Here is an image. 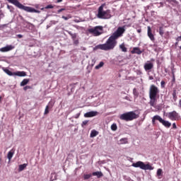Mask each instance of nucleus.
I'll return each instance as SVG.
<instances>
[{"mask_svg":"<svg viewBox=\"0 0 181 181\" xmlns=\"http://www.w3.org/2000/svg\"><path fill=\"white\" fill-rule=\"evenodd\" d=\"M125 33V26L118 27L117 30L107 40L105 44H100L96 46L100 50H114L117 46V40L122 37Z\"/></svg>","mask_w":181,"mask_h":181,"instance_id":"nucleus-1","label":"nucleus"},{"mask_svg":"<svg viewBox=\"0 0 181 181\" xmlns=\"http://www.w3.org/2000/svg\"><path fill=\"white\" fill-rule=\"evenodd\" d=\"M149 104L151 107H155L159 98V88L155 85H151L149 89Z\"/></svg>","mask_w":181,"mask_h":181,"instance_id":"nucleus-2","label":"nucleus"},{"mask_svg":"<svg viewBox=\"0 0 181 181\" xmlns=\"http://www.w3.org/2000/svg\"><path fill=\"white\" fill-rule=\"evenodd\" d=\"M9 4H12L15 5L19 9H23V11H25V12H30L31 13H40V11L38 10L35 9L34 8L23 6V4H21L18 0H7Z\"/></svg>","mask_w":181,"mask_h":181,"instance_id":"nucleus-3","label":"nucleus"},{"mask_svg":"<svg viewBox=\"0 0 181 181\" xmlns=\"http://www.w3.org/2000/svg\"><path fill=\"white\" fill-rule=\"evenodd\" d=\"M111 10L104 11V4H102L98 10L97 18L99 19H111Z\"/></svg>","mask_w":181,"mask_h":181,"instance_id":"nucleus-4","label":"nucleus"},{"mask_svg":"<svg viewBox=\"0 0 181 181\" xmlns=\"http://www.w3.org/2000/svg\"><path fill=\"white\" fill-rule=\"evenodd\" d=\"M136 118H139V115H136L134 111L127 112L119 115V119L126 121V122L134 121V119H136Z\"/></svg>","mask_w":181,"mask_h":181,"instance_id":"nucleus-5","label":"nucleus"},{"mask_svg":"<svg viewBox=\"0 0 181 181\" xmlns=\"http://www.w3.org/2000/svg\"><path fill=\"white\" fill-rule=\"evenodd\" d=\"M103 30H104V28L101 25H97L88 29V33L95 37L103 35Z\"/></svg>","mask_w":181,"mask_h":181,"instance_id":"nucleus-6","label":"nucleus"},{"mask_svg":"<svg viewBox=\"0 0 181 181\" xmlns=\"http://www.w3.org/2000/svg\"><path fill=\"white\" fill-rule=\"evenodd\" d=\"M134 168H140L143 170H152L153 168L151 167L149 164H144L142 161H138L132 164Z\"/></svg>","mask_w":181,"mask_h":181,"instance_id":"nucleus-7","label":"nucleus"},{"mask_svg":"<svg viewBox=\"0 0 181 181\" xmlns=\"http://www.w3.org/2000/svg\"><path fill=\"white\" fill-rule=\"evenodd\" d=\"M168 118L170 119L171 121H178L179 118H180V116H179V113H177L176 111L170 112L167 114Z\"/></svg>","mask_w":181,"mask_h":181,"instance_id":"nucleus-8","label":"nucleus"},{"mask_svg":"<svg viewBox=\"0 0 181 181\" xmlns=\"http://www.w3.org/2000/svg\"><path fill=\"white\" fill-rule=\"evenodd\" d=\"M66 32H67L69 36H71L74 45H75V46L78 45V43H80V42L78 41V35H77V33H71V31L67 30H66Z\"/></svg>","mask_w":181,"mask_h":181,"instance_id":"nucleus-9","label":"nucleus"},{"mask_svg":"<svg viewBox=\"0 0 181 181\" xmlns=\"http://www.w3.org/2000/svg\"><path fill=\"white\" fill-rule=\"evenodd\" d=\"M98 115V112L97 111H90L84 114L85 118H91L93 117H97Z\"/></svg>","mask_w":181,"mask_h":181,"instance_id":"nucleus-10","label":"nucleus"},{"mask_svg":"<svg viewBox=\"0 0 181 181\" xmlns=\"http://www.w3.org/2000/svg\"><path fill=\"white\" fill-rule=\"evenodd\" d=\"M147 35L151 42H155V35L152 33V29L151 26L147 27Z\"/></svg>","mask_w":181,"mask_h":181,"instance_id":"nucleus-11","label":"nucleus"},{"mask_svg":"<svg viewBox=\"0 0 181 181\" xmlns=\"http://www.w3.org/2000/svg\"><path fill=\"white\" fill-rule=\"evenodd\" d=\"M13 49H15L14 46L7 45L6 47H1L0 49V52H2L3 53H5L6 52H11V50H13Z\"/></svg>","mask_w":181,"mask_h":181,"instance_id":"nucleus-12","label":"nucleus"},{"mask_svg":"<svg viewBox=\"0 0 181 181\" xmlns=\"http://www.w3.org/2000/svg\"><path fill=\"white\" fill-rule=\"evenodd\" d=\"M160 123L162 124V125H163V127L165 128H170V127H172V123H170L169 121L164 120L162 119V117L160 119Z\"/></svg>","mask_w":181,"mask_h":181,"instance_id":"nucleus-13","label":"nucleus"},{"mask_svg":"<svg viewBox=\"0 0 181 181\" xmlns=\"http://www.w3.org/2000/svg\"><path fill=\"white\" fill-rule=\"evenodd\" d=\"M144 70L146 71H149L153 69V64L152 62H147L144 64Z\"/></svg>","mask_w":181,"mask_h":181,"instance_id":"nucleus-14","label":"nucleus"},{"mask_svg":"<svg viewBox=\"0 0 181 181\" xmlns=\"http://www.w3.org/2000/svg\"><path fill=\"white\" fill-rule=\"evenodd\" d=\"M132 54H142V51L139 47H134L133 49L131 51Z\"/></svg>","mask_w":181,"mask_h":181,"instance_id":"nucleus-15","label":"nucleus"},{"mask_svg":"<svg viewBox=\"0 0 181 181\" xmlns=\"http://www.w3.org/2000/svg\"><path fill=\"white\" fill-rule=\"evenodd\" d=\"M13 155H15V149L12 148L7 154L8 160H11L12 158H13Z\"/></svg>","mask_w":181,"mask_h":181,"instance_id":"nucleus-16","label":"nucleus"},{"mask_svg":"<svg viewBox=\"0 0 181 181\" xmlns=\"http://www.w3.org/2000/svg\"><path fill=\"white\" fill-rule=\"evenodd\" d=\"M14 76H18V77H25L26 76V72L25 71L14 72Z\"/></svg>","mask_w":181,"mask_h":181,"instance_id":"nucleus-17","label":"nucleus"},{"mask_svg":"<svg viewBox=\"0 0 181 181\" xmlns=\"http://www.w3.org/2000/svg\"><path fill=\"white\" fill-rule=\"evenodd\" d=\"M93 176H97L100 179V177H103L104 176V174L101 171H97V172H93L92 173Z\"/></svg>","mask_w":181,"mask_h":181,"instance_id":"nucleus-18","label":"nucleus"},{"mask_svg":"<svg viewBox=\"0 0 181 181\" xmlns=\"http://www.w3.org/2000/svg\"><path fill=\"white\" fill-rule=\"evenodd\" d=\"M156 121H159V122H160V116L159 115H155L153 118H152V124L153 125H155V122Z\"/></svg>","mask_w":181,"mask_h":181,"instance_id":"nucleus-19","label":"nucleus"},{"mask_svg":"<svg viewBox=\"0 0 181 181\" xmlns=\"http://www.w3.org/2000/svg\"><path fill=\"white\" fill-rule=\"evenodd\" d=\"M119 145H124L125 144H128V139L127 138H122L119 140Z\"/></svg>","mask_w":181,"mask_h":181,"instance_id":"nucleus-20","label":"nucleus"},{"mask_svg":"<svg viewBox=\"0 0 181 181\" xmlns=\"http://www.w3.org/2000/svg\"><path fill=\"white\" fill-rule=\"evenodd\" d=\"M4 73H6V74H8V76H15V73L11 71L9 69H4Z\"/></svg>","mask_w":181,"mask_h":181,"instance_id":"nucleus-21","label":"nucleus"},{"mask_svg":"<svg viewBox=\"0 0 181 181\" xmlns=\"http://www.w3.org/2000/svg\"><path fill=\"white\" fill-rule=\"evenodd\" d=\"M98 135V132L96 130H92L90 132V138H94Z\"/></svg>","mask_w":181,"mask_h":181,"instance_id":"nucleus-22","label":"nucleus"},{"mask_svg":"<svg viewBox=\"0 0 181 181\" xmlns=\"http://www.w3.org/2000/svg\"><path fill=\"white\" fill-rule=\"evenodd\" d=\"M28 166V164L24 163L19 165L18 169L20 172H22V170H24L25 168Z\"/></svg>","mask_w":181,"mask_h":181,"instance_id":"nucleus-23","label":"nucleus"},{"mask_svg":"<svg viewBox=\"0 0 181 181\" xmlns=\"http://www.w3.org/2000/svg\"><path fill=\"white\" fill-rule=\"evenodd\" d=\"M119 49H121L122 52H124V53L127 52V49L125 47L124 44H122L119 45Z\"/></svg>","mask_w":181,"mask_h":181,"instance_id":"nucleus-24","label":"nucleus"},{"mask_svg":"<svg viewBox=\"0 0 181 181\" xmlns=\"http://www.w3.org/2000/svg\"><path fill=\"white\" fill-rule=\"evenodd\" d=\"M28 83H29V79H28V78L23 79V81L21 83V87L26 86V84H28Z\"/></svg>","mask_w":181,"mask_h":181,"instance_id":"nucleus-25","label":"nucleus"},{"mask_svg":"<svg viewBox=\"0 0 181 181\" xmlns=\"http://www.w3.org/2000/svg\"><path fill=\"white\" fill-rule=\"evenodd\" d=\"M54 106V102H53V100L49 101L48 105H47V107H48V108L49 109L53 108Z\"/></svg>","mask_w":181,"mask_h":181,"instance_id":"nucleus-26","label":"nucleus"},{"mask_svg":"<svg viewBox=\"0 0 181 181\" xmlns=\"http://www.w3.org/2000/svg\"><path fill=\"white\" fill-rule=\"evenodd\" d=\"M103 66H104V62H100L98 65L95 66V69L96 70H98V69H101V67H103Z\"/></svg>","mask_w":181,"mask_h":181,"instance_id":"nucleus-27","label":"nucleus"},{"mask_svg":"<svg viewBox=\"0 0 181 181\" xmlns=\"http://www.w3.org/2000/svg\"><path fill=\"white\" fill-rule=\"evenodd\" d=\"M91 176H93L91 174H84L83 179H84V180H88V179H90V177H91Z\"/></svg>","mask_w":181,"mask_h":181,"instance_id":"nucleus-28","label":"nucleus"},{"mask_svg":"<svg viewBox=\"0 0 181 181\" xmlns=\"http://www.w3.org/2000/svg\"><path fill=\"white\" fill-rule=\"evenodd\" d=\"M159 35H160L161 36H163V35H165V30H163V27L159 28Z\"/></svg>","mask_w":181,"mask_h":181,"instance_id":"nucleus-29","label":"nucleus"},{"mask_svg":"<svg viewBox=\"0 0 181 181\" xmlns=\"http://www.w3.org/2000/svg\"><path fill=\"white\" fill-rule=\"evenodd\" d=\"M110 128H111L112 131H117L118 127H117V124L114 123L111 125Z\"/></svg>","mask_w":181,"mask_h":181,"instance_id":"nucleus-30","label":"nucleus"},{"mask_svg":"<svg viewBox=\"0 0 181 181\" xmlns=\"http://www.w3.org/2000/svg\"><path fill=\"white\" fill-rule=\"evenodd\" d=\"M62 19H64V21H69V19H71V15L69 14L67 16H62Z\"/></svg>","mask_w":181,"mask_h":181,"instance_id":"nucleus-31","label":"nucleus"},{"mask_svg":"<svg viewBox=\"0 0 181 181\" xmlns=\"http://www.w3.org/2000/svg\"><path fill=\"white\" fill-rule=\"evenodd\" d=\"M49 110H50L49 106H46L44 112V115H47V114H49Z\"/></svg>","mask_w":181,"mask_h":181,"instance_id":"nucleus-32","label":"nucleus"},{"mask_svg":"<svg viewBox=\"0 0 181 181\" xmlns=\"http://www.w3.org/2000/svg\"><path fill=\"white\" fill-rule=\"evenodd\" d=\"M162 173H163V171H162V169H158V170H157V176H162Z\"/></svg>","mask_w":181,"mask_h":181,"instance_id":"nucleus-33","label":"nucleus"},{"mask_svg":"<svg viewBox=\"0 0 181 181\" xmlns=\"http://www.w3.org/2000/svg\"><path fill=\"white\" fill-rule=\"evenodd\" d=\"M54 6L52 4L47 5L45 7V9H53Z\"/></svg>","mask_w":181,"mask_h":181,"instance_id":"nucleus-34","label":"nucleus"},{"mask_svg":"<svg viewBox=\"0 0 181 181\" xmlns=\"http://www.w3.org/2000/svg\"><path fill=\"white\" fill-rule=\"evenodd\" d=\"M133 94L136 95V97H138V91L136 90V88L133 89Z\"/></svg>","mask_w":181,"mask_h":181,"instance_id":"nucleus-35","label":"nucleus"},{"mask_svg":"<svg viewBox=\"0 0 181 181\" xmlns=\"http://www.w3.org/2000/svg\"><path fill=\"white\" fill-rule=\"evenodd\" d=\"M32 88V86H26L23 88L24 91H26V90H30Z\"/></svg>","mask_w":181,"mask_h":181,"instance_id":"nucleus-36","label":"nucleus"},{"mask_svg":"<svg viewBox=\"0 0 181 181\" xmlns=\"http://www.w3.org/2000/svg\"><path fill=\"white\" fill-rule=\"evenodd\" d=\"M88 124V120H85V121H83V122H82L81 126H82V127H84V126L87 125Z\"/></svg>","mask_w":181,"mask_h":181,"instance_id":"nucleus-37","label":"nucleus"},{"mask_svg":"<svg viewBox=\"0 0 181 181\" xmlns=\"http://www.w3.org/2000/svg\"><path fill=\"white\" fill-rule=\"evenodd\" d=\"M160 84H161V88H165V81H162L160 82Z\"/></svg>","mask_w":181,"mask_h":181,"instance_id":"nucleus-38","label":"nucleus"},{"mask_svg":"<svg viewBox=\"0 0 181 181\" xmlns=\"http://www.w3.org/2000/svg\"><path fill=\"white\" fill-rule=\"evenodd\" d=\"M63 11H66V8H61L57 11V13H60L61 12H63Z\"/></svg>","mask_w":181,"mask_h":181,"instance_id":"nucleus-39","label":"nucleus"},{"mask_svg":"<svg viewBox=\"0 0 181 181\" xmlns=\"http://www.w3.org/2000/svg\"><path fill=\"white\" fill-rule=\"evenodd\" d=\"M173 129H177V127L176 126V123L173 124Z\"/></svg>","mask_w":181,"mask_h":181,"instance_id":"nucleus-40","label":"nucleus"},{"mask_svg":"<svg viewBox=\"0 0 181 181\" xmlns=\"http://www.w3.org/2000/svg\"><path fill=\"white\" fill-rule=\"evenodd\" d=\"M162 6H163V2H160V6L158 8H162Z\"/></svg>","mask_w":181,"mask_h":181,"instance_id":"nucleus-41","label":"nucleus"},{"mask_svg":"<svg viewBox=\"0 0 181 181\" xmlns=\"http://www.w3.org/2000/svg\"><path fill=\"white\" fill-rule=\"evenodd\" d=\"M17 36L19 37V39H22V37H23V35L21 34L17 35Z\"/></svg>","mask_w":181,"mask_h":181,"instance_id":"nucleus-42","label":"nucleus"},{"mask_svg":"<svg viewBox=\"0 0 181 181\" xmlns=\"http://www.w3.org/2000/svg\"><path fill=\"white\" fill-rule=\"evenodd\" d=\"M173 96L175 98V97H176V90H174L173 93Z\"/></svg>","mask_w":181,"mask_h":181,"instance_id":"nucleus-43","label":"nucleus"},{"mask_svg":"<svg viewBox=\"0 0 181 181\" xmlns=\"http://www.w3.org/2000/svg\"><path fill=\"white\" fill-rule=\"evenodd\" d=\"M80 117V113H78L76 115V116L74 117V118L77 119Z\"/></svg>","mask_w":181,"mask_h":181,"instance_id":"nucleus-44","label":"nucleus"},{"mask_svg":"<svg viewBox=\"0 0 181 181\" xmlns=\"http://www.w3.org/2000/svg\"><path fill=\"white\" fill-rule=\"evenodd\" d=\"M170 2H173L174 4H177V1H176V0H171Z\"/></svg>","mask_w":181,"mask_h":181,"instance_id":"nucleus-45","label":"nucleus"},{"mask_svg":"<svg viewBox=\"0 0 181 181\" xmlns=\"http://www.w3.org/2000/svg\"><path fill=\"white\" fill-rule=\"evenodd\" d=\"M141 32H142V29L140 28V29H138V30H137V33H141Z\"/></svg>","mask_w":181,"mask_h":181,"instance_id":"nucleus-46","label":"nucleus"},{"mask_svg":"<svg viewBox=\"0 0 181 181\" xmlns=\"http://www.w3.org/2000/svg\"><path fill=\"white\" fill-rule=\"evenodd\" d=\"M57 4H59L60 2H63V0H57Z\"/></svg>","mask_w":181,"mask_h":181,"instance_id":"nucleus-47","label":"nucleus"},{"mask_svg":"<svg viewBox=\"0 0 181 181\" xmlns=\"http://www.w3.org/2000/svg\"><path fill=\"white\" fill-rule=\"evenodd\" d=\"M150 80H153V76H149Z\"/></svg>","mask_w":181,"mask_h":181,"instance_id":"nucleus-48","label":"nucleus"},{"mask_svg":"<svg viewBox=\"0 0 181 181\" xmlns=\"http://www.w3.org/2000/svg\"><path fill=\"white\" fill-rule=\"evenodd\" d=\"M175 74H173V81H175Z\"/></svg>","mask_w":181,"mask_h":181,"instance_id":"nucleus-49","label":"nucleus"},{"mask_svg":"<svg viewBox=\"0 0 181 181\" xmlns=\"http://www.w3.org/2000/svg\"><path fill=\"white\" fill-rule=\"evenodd\" d=\"M7 8H8V9H11V6L8 5Z\"/></svg>","mask_w":181,"mask_h":181,"instance_id":"nucleus-50","label":"nucleus"},{"mask_svg":"<svg viewBox=\"0 0 181 181\" xmlns=\"http://www.w3.org/2000/svg\"><path fill=\"white\" fill-rule=\"evenodd\" d=\"M2 100V96H0V102Z\"/></svg>","mask_w":181,"mask_h":181,"instance_id":"nucleus-51","label":"nucleus"},{"mask_svg":"<svg viewBox=\"0 0 181 181\" xmlns=\"http://www.w3.org/2000/svg\"><path fill=\"white\" fill-rule=\"evenodd\" d=\"M153 13H155V11H151V15H152Z\"/></svg>","mask_w":181,"mask_h":181,"instance_id":"nucleus-52","label":"nucleus"}]
</instances>
